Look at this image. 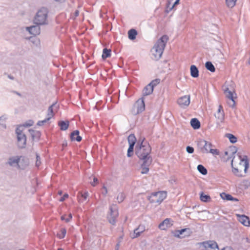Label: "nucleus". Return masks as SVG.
<instances>
[{
    "instance_id": "10",
    "label": "nucleus",
    "mask_w": 250,
    "mask_h": 250,
    "mask_svg": "<svg viewBox=\"0 0 250 250\" xmlns=\"http://www.w3.org/2000/svg\"><path fill=\"white\" fill-rule=\"evenodd\" d=\"M177 102L181 107L185 108L190 104V96H184L181 97L178 99Z\"/></svg>"
},
{
    "instance_id": "60",
    "label": "nucleus",
    "mask_w": 250,
    "mask_h": 250,
    "mask_svg": "<svg viewBox=\"0 0 250 250\" xmlns=\"http://www.w3.org/2000/svg\"><path fill=\"white\" fill-rule=\"evenodd\" d=\"M74 16L75 17H77L79 15V11L78 10H76L74 12Z\"/></svg>"
},
{
    "instance_id": "61",
    "label": "nucleus",
    "mask_w": 250,
    "mask_h": 250,
    "mask_svg": "<svg viewBox=\"0 0 250 250\" xmlns=\"http://www.w3.org/2000/svg\"><path fill=\"white\" fill-rule=\"evenodd\" d=\"M171 233L173 234V235L175 237V235L178 234V233L177 232V229L175 230L171 231Z\"/></svg>"
},
{
    "instance_id": "16",
    "label": "nucleus",
    "mask_w": 250,
    "mask_h": 250,
    "mask_svg": "<svg viewBox=\"0 0 250 250\" xmlns=\"http://www.w3.org/2000/svg\"><path fill=\"white\" fill-rule=\"evenodd\" d=\"M58 125L60 127V129L62 131L67 130L69 125V122L68 120H61L58 122Z\"/></svg>"
},
{
    "instance_id": "33",
    "label": "nucleus",
    "mask_w": 250,
    "mask_h": 250,
    "mask_svg": "<svg viewBox=\"0 0 250 250\" xmlns=\"http://www.w3.org/2000/svg\"><path fill=\"white\" fill-rule=\"evenodd\" d=\"M205 147L203 148V153H208V151L210 149V147L212 146V144L211 143L208 142L207 141H205L204 143Z\"/></svg>"
},
{
    "instance_id": "42",
    "label": "nucleus",
    "mask_w": 250,
    "mask_h": 250,
    "mask_svg": "<svg viewBox=\"0 0 250 250\" xmlns=\"http://www.w3.org/2000/svg\"><path fill=\"white\" fill-rule=\"evenodd\" d=\"M50 120V117H47L43 120L38 121L37 125L39 126L43 125H44V124L47 123Z\"/></svg>"
},
{
    "instance_id": "19",
    "label": "nucleus",
    "mask_w": 250,
    "mask_h": 250,
    "mask_svg": "<svg viewBox=\"0 0 250 250\" xmlns=\"http://www.w3.org/2000/svg\"><path fill=\"white\" fill-rule=\"evenodd\" d=\"M224 91L226 97L233 102V104L231 106L233 107L235 104V102L234 101V97L232 92H231L228 87L226 88Z\"/></svg>"
},
{
    "instance_id": "30",
    "label": "nucleus",
    "mask_w": 250,
    "mask_h": 250,
    "mask_svg": "<svg viewBox=\"0 0 250 250\" xmlns=\"http://www.w3.org/2000/svg\"><path fill=\"white\" fill-rule=\"evenodd\" d=\"M231 165L232 167V171L233 173L237 176L243 177V175L242 174L241 171H239V169L235 168L233 166V160L231 161Z\"/></svg>"
},
{
    "instance_id": "47",
    "label": "nucleus",
    "mask_w": 250,
    "mask_h": 250,
    "mask_svg": "<svg viewBox=\"0 0 250 250\" xmlns=\"http://www.w3.org/2000/svg\"><path fill=\"white\" fill-rule=\"evenodd\" d=\"M179 4V1L175 0L171 7L169 8V10H165V12L167 13H169L175 6L178 5Z\"/></svg>"
},
{
    "instance_id": "15",
    "label": "nucleus",
    "mask_w": 250,
    "mask_h": 250,
    "mask_svg": "<svg viewBox=\"0 0 250 250\" xmlns=\"http://www.w3.org/2000/svg\"><path fill=\"white\" fill-rule=\"evenodd\" d=\"M239 157L241 162H244V172L246 173L249 167V161L248 158L246 155L242 156L241 155H239Z\"/></svg>"
},
{
    "instance_id": "35",
    "label": "nucleus",
    "mask_w": 250,
    "mask_h": 250,
    "mask_svg": "<svg viewBox=\"0 0 250 250\" xmlns=\"http://www.w3.org/2000/svg\"><path fill=\"white\" fill-rule=\"evenodd\" d=\"M184 230H186V231H185L183 235L184 238L190 236L193 233V231L189 228H184Z\"/></svg>"
},
{
    "instance_id": "27",
    "label": "nucleus",
    "mask_w": 250,
    "mask_h": 250,
    "mask_svg": "<svg viewBox=\"0 0 250 250\" xmlns=\"http://www.w3.org/2000/svg\"><path fill=\"white\" fill-rule=\"evenodd\" d=\"M152 160H150V162L145 165H143V162L141 165L142 168L141 173L142 174H147L149 171L148 167L151 164Z\"/></svg>"
},
{
    "instance_id": "40",
    "label": "nucleus",
    "mask_w": 250,
    "mask_h": 250,
    "mask_svg": "<svg viewBox=\"0 0 250 250\" xmlns=\"http://www.w3.org/2000/svg\"><path fill=\"white\" fill-rule=\"evenodd\" d=\"M185 231H186V230H184V229H177V232L178 233V234L175 235V237L180 239L184 238L183 235Z\"/></svg>"
},
{
    "instance_id": "59",
    "label": "nucleus",
    "mask_w": 250,
    "mask_h": 250,
    "mask_svg": "<svg viewBox=\"0 0 250 250\" xmlns=\"http://www.w3.org/2000/svg\"><path fill=\"white\" fill-rule=\"evenodd\" d=\"M221 250H234L233 249H232L230 247H227L223 248Z\"/></svg>"
},
{
    "instance_id": "26",
    "label": "nucleus",
    "mask_w": 250,
    "mask_h": 250,
    "mask_svg": "<svg viewBox=\"0 0 250 250\" xmlns=\"http://www.w3.org/2000/svg\"><path fill=\"white\" fill-rule=\"evenodd\" d=\"M111 55V50L110 49H107V48H104L103 50L102 59L105 60L106 58H109Z\"/></svg>"
},
{
    "instance_id": "13",
    "label": "nucleus",
    "mask_w": 250,
    "mask_h": 250,
    "mask_svg": "<svg viewBox=\"0 0 250 250\" xmlns=\"http://www.w3.org/2000/svg\"><path fill=\"white\" fill-rule=\"evenodd\" d=\"M80 132L78 130L72 131L70 134V138L71 141H76L80 142L82 140V137L79 135Z\"/></svg>"
},
{
    "instance_id": "17",
    "label": "nucleus",
    "mask_w": 250,
    "mask_h": 250,
    "mask_svg": "<svg viewBox=\"0 0 250 250\" xmlns=\"http://www.w3.org/2000/svg\"><path fill=\"white\" fill-rule=\"evenodd\" d=\"M190 124L191 126L195 130L198 129L201 127V123L200 121L196 118L191 119Z\"/></svg>"
},
{
    "instance_id": "9",
    "label": "nucleus",
    "mask_w": 250,
    "mask_h": 250,
    "mask_svg": "<svg viewBox=\"0 0 250 250\" xmlns=\"http://www.w3.org/2000/svg\"><path fill=\"white\" fill-rule=\"evenodd\" d=\"M203 245L206 250H219L217 243L213 241L204 242Z\"/></svg>"
},
{
    "instance_id": "41",
    "label": "nucleus",
    "mask_w": 250,
    "mask_h": 250,
    "mask_svg": "<svg viewBox=\"0 0 250 250\" xmlns=\"http://www.w3.org/2000/svg\"><path fill=\"white\" fill-rule=\"evenodd\" d=\"M6 118L4 116L0 117V125L4 128H6V125L5 124Z\"/></svg>"
},
{
    "instance_id": "8",
    "label": "nucleus",
    "mask_w": 250,
    "mask_h": 250,
    "mask_svg": "<svg viewBox=\"0 0 250 250\" xmlns=\"http://www.w3.org/2000/svg\"><path fill=\"white\" fill-rule=\"evenodd\" d=\"M145 106L144 98L143 97H141L136 102L134 105V107H136L137 110L135 111V109H133L132 110V113L134 115H137L141 113L145 110Z\"/></svg>"
},
{
    "instance_id": "28",
    "label": "nucleus",
    "mask_w": 250,
    "mask_h": 250,
    "mask_svg": "<svg viewBox=\"0 0 250 250\" xmlns=\"http://www.w3.org/2000/svg\"><path fill=\"white\" fill-rule=\"evenodd\" d=\"M206 68L211 72L215 71V68L212 63L210 61H207L205 64Z\"/></svg>"
},
{
    "instance_id": "21",
    "label": "nucleus",
    "mask_w": 250,
    "mask_h": 250,
    "mask_svg": "<svg viewBox=\"0 0 250 250\" xmlns=\"http://www.w3.org/2000/svg\"><path fill=\"white\" fill-rule=\"evenodd\" d=\"M154 89L151 87L150 84H148L146 85L143 90V96H146L149 95L153 93Z\"/></svg>"
},
{
    "instance_id": "31",
    "label": "nucleus",
    "mask_w": 250,
    "mask_h": 250,
    "mask_svg": "<svg viewBox=\"0 0 250 250\" xmlns=\"http://www.w3.org/2000/svg\"><path fill=\"white\" fill-rule=\"evenodd\" d=\"M197 170L200 173L204 175H206L208 173V170L207 168L202 165H198Z\"/></svg>"
},
{
    "instance_id": "49",
    "label": "nucleus",
    "mask_w": 250,
    "mask_h": 250,
    "mask_svg": "<svg viewBox=\"0 0 250 250\" xmlns=\"http://www.w3.org/2000/svg\"><path fill=\"white\" fill-rule=\"evenodd\" d=\"M208 152L212 154L213 155H219V151L217 149L210 148Z\"/></svg>"
},
{
    "instance_id": "22",
    "label": "nucleus",
    "mask_w": 250,
    "mask_h": 250,
    "mask_svg": "<svg viewBox=\"0 0 250 250\" xmlns=\"http://www.w3.org/2000/svg\"><path fill=\"white\" fill-rule=\"evenodd\" d=\"M190 70L191 77L195 78L199 77V70L195 65H191L190 66Z\"/></svg>"
},
{
    "instance_id": "34",
    "label": "nucleus",
    "mask_w": 250,
    "mask_h": 250,
    "mask_svg": "<svg viewBox=\"0 0 250 250\" xmlns=\"http://www.w3.org/2000/svg\"><path fill=\"white\" fill-rule=\"evenodd\" d=\"M231 195L225 192H222L220 194L221 198L226 201H230V199H231Z\"/></svg>"
},
{
    "instance_id": "38",
    "label": "nucleus",
    "mask_w": 250,
    "mask_h": 250,
    "mask_svg": "<svg viewBox=\"0 0 250 250\" xmlns=\"http://www.w3.org/2000/svg\"><path fill=\"white\" fill-rule=\"evenodd\" d=\"M205 141L206 140H203V139H200L197 142V146H198V148L200 149L201 151L202 152L203 151L204 147H205L204 143L205 142Z\"/></svg>"
},
{
    "instance_id": "56",
    "label": "nucleus",
    "mask_w": 250,
    "mask_h": 250,
    "mask_svg": "<svg viewBox=\"0 0 250 250\" xmlns=\"http://www.w3.org/2000/svg\"><path fill=\"white\" fill-rule=\"evenodd\" d=\"M170 5H171L170 1L169 0H167V1L166 10H169V8L171 7V6H170Z\"/></svg>"
},
{
    "instance_id": "36",
    "label": "nucleus",
    "mask_w": 250,
    "mask_h": 250,
    "mask_svg": "<svg viewBox=\"0 0 250 250\" xmlns=\"http://www.w3.org/2000/svg\"><path fill=\"white\" fill-rule=\"evenodd\" d=\"M236 1L237 0H226V3L228 7L232 8L235 5Z\"/></svg>"
},
{
    "instance_id": "12",
    "label": "nucleus",
    "mask_w": 250,
    "mask_h": 250,
    "mask_svg": "<svg viewBox=\"0 0 250 250\" xmlns=\"http://www.w3.org/2000/svg\"><path fill=\"white\" fill-rule=\"evenodd\" d=\"M40 25L36 24V25H32L26 27V30L28 31L30 34L33 35H39L40 33Z\"/></svg>"
},
{
    "instance_id": "48",
    "label": "nucleus",
    "mask_w": 250,
    "mask_h": 250,
    "mask_svg": "<svg viewBox=\"0 0 250 250\" xmlns=\"http://www.w3.org/2000/svg\"><path fill=\"white\" fill-rule=\"evenodd\" d=\"M186 151L189 154H192L194 152V149L192 146H188L186 147Z\"/></svg>"
},
{
    "instance_id": "29",
    "label": "nucleus",
    "mask_w": 250,
    "mask_h": 250,
    "mask_svg": "<svg viewBox=\"0 0 250 250\" xmlns=\"http://www.w3.org/2000/svg\"><path fill=\"white\" fill-rule=\"evenodd\" d=\"M225 136L228 138L229 142L232 144H234L237 141V138L232 134L226 133Z\"/></svg>"
},
{
    "instance_id": "39",
    "label": "nucleus",
    "mask_w": 250,
    "mask_h": 250,
    "mask_svg": "<svg viewBox=\"0 0 250 250\" xmlns=\"http://www.w3.org/2000/svg\"><path fill=\"white\" fill-rule=\"evenodd\" d=\"M160 81H161V80L160 79L157 78V79H155L152 80L148 84H150L151 87H153V88L154 89V88L160 83Z\"/></svg>"
},
{
    "instance_id": "44",
    "label": "nucleus",
    "mask_w": 250,
    "mask_h": 250,
    "mask_svg": "<svg viewBox=\"0 0 250 250\" xmlns=\"http://www.w3.org/2000/svg\"><path fill=\"white\" fill-rule=\"evenodd\" d=\"M125 199V195L123 193H121L119 195H118L117 197V200L118 201V203H120L122 202Z\"/></svg>"
},
{
    "instance_id": "1",
    "label": "nucleus",
    "mask_w": 250,
    "mask_h": 250,
    "mask_svg": "<svg viewBox=\"0 0 250 250\" xmlns=\"http://www.w3.org/2000/svg\"><path fill=\"white\" fill-rule=\"evenodd\" d=\"M129 147L127 151V156L131 157L134 151L139 161L143 162V165L148 164L152 160L150 155L152 148L148 141L143 136H140L137 140L134 134H130L127 137Z\"/></svg>"
},
{
    "instance_id": "14",
    "label": "nucleus",
    "mask_w": 250,
    "mask_h": 250,
    "mask_svg": "<svg viewBox=\"0 0 250 250\" xmlns=\"http://www.w3.org/2000/svg\"><path fill=\"white\" fill-rule=\"evenodd\" d=\"M28 131L31 135L33 141L35 140L37 141H39L40 140L41 136V132L40 131L35 130L33 129H29Z\"/></svg>"
},
{
    "instance_id": "37",
    "label": "nucleus",
    "mask_w": 250,
    "mask_h": 250,
    "mask_svg": "<svg viewBox=\"0 0 250 250\" xmlns=\"http://www.w3.org/2000/svg\"><path fill=\"white\" fill-rule=\"evenodd\" d=\"M215 117L220 120L221 123L223 122L225 118L224 111H222V113H217V115L215 114Z\"/></svg>"
},
{
    "instance_id": "7",
    "label": "nucleus",
    "mask_w": 250,
    "mask_h": 250,
    "mask_svg": "<svg viewBox=\"0 0 250 250\" xmlns=\"http://www.w3.org/2000/svg\"><path fill=\"white\" fill-rule=\"evenodd\" d=\"M119 215L118 210L116 205L112 204L109 207V213L107 215V219L112 225H115L116 218Z\"/></svg>"
},
{
    "instance_id": "32",
    "label": "nucleus",
    "mask_w": 250,
    "mask_h": 250,
    "mask_svg": "<svg viewBox=\"0 0 250 250\" xmlns=\"http://www.w3.org/2000/svg\"><path fill=\"white\" fill-rule=\"evenodd\" d=\"M66 233V229L64 228H62L60 229V233H57V236L60 239H62L64 238Z\"/></svg>"
},
{
    "instance_id": "25",
    "label": "nucleus",
    "mask_w": 250,
    "mask_h": 250,
    "mask_svg": "<svg viewBox=\"0 0 250 250\" xmlns=\"http://www.w3.org/2000/svg\"><path fill=\"white\" fill-rule=\"evenodd\" d=\"M138 32L137 30L134 28H132L128 31V38L130 40H134Z\"/></svg>"
},
{
    "instance_id": "3",
    "label": "nucleus",
    "mask_w": 250,
    "mask_h": 250,
    "mask_svg": "<svg viewBox=\"0 0 250 250\" xmlns=\"http://www.w3.org/2000/svg\"><path fill=\"white\" fill-rule=\"evenodd\" d=\"M167 197V192L160 191L152 192L150 196L147 197L148 200L151 203L160 204Z\"/></svg>"
},
{
    "instance_id": "58",
    "label": "nucleus",
    "mask_w": 250,
    "mask_h": 250,
    "mask_svg": "<svg viewBox=\"0 0 250 250\" xmlns=\"http://www.w3.org/2000/svg\"><path fill=\"white\" fill-rule=\"evenodd\" d=\"M12 92L17 94V95H18L20 97H21V94L20 93H19V92H18V91H15V90H13V91H12Z\"/></svg>"
},
{
    "instance_id": "50",
    "label": "nucleus",
    "mask_w": 250,
    "mask_h": 250,
    "mask_svg": "<svg viewBox=\"0 0 250 250\" xmlns=\"http://www.w3.org/2000/svg\"><path fill=\"white\" fill-rule=\"evenodd\" d=\"M69 197L68 194L66 193H64L62 197L59 199V201L63 202Z\"/></svg>"
},
{
    "instance_id": "53",
    "label": "nucleus",
    "mask_w": 250,
    "mask_h": 250,
    "mask_svg": "<svg viewBox=\"0 0 250 250\" xmlns=\"http://www.w3.org/2000/svg\"><path fill=\"white\" fill-rule=\"evenodd\" d=\"M136 229H137V230L141 233L143 232L145 230V227L143 225H139Z\"/></svg>"
},
{
    "instance_id": "64",
    "label": "nucleus",
    "mask_w": 250,
    "mask_h": 250,
    "mask_svg": "<svg viewBox=\"0 0 250 250\" xmlns=\"http://www.w3.org/2000/svg\"><path fill=\"white\" fill-rule=\"evenodd\" d=\"M119 246H120V242L118 243L116 245L115 250H119Z\"/></svg>"
},
{
    "instance_id": "55",
    "label": "nucleus",
    "mask_w": 250,
    "mask_h": 250,
    "mask_svg": "<svg viewBox=\"0 0 250 250\" xmlns=\"http://www.w3.org/2000/svg\"><path fill=\"white\" fill-rule=\"evenodd\" d=\"M72 219V214L70 213L68 214V217L65 219V222L68 223L70 222Z\"/></svg>"
},
{
    "instance_id": "18",
    "label": "nucleus",
    "mask_w": 250,
    "mask_h": 250,
    "mask_svg": "<svg viewBox=\"0 0 250 250\" xmlns=\"http://www.w3.org/2000/svg\"><path fill=\"white\" fill-rule=\"evenodd\" d=\"M170 220L171 219L169 218L165 219L159 225V228L162 230H166L170 227Z\"/></svg>"
},
{
    "instance_id": "4",
    "label": "nucleus",
    "mask_w": 250,
    "mask_h": 250,
    "mask_svg": "<svg viewBox=\"0 0 250 250\" xmlns=\"http://www.w3.org/2000/svg\"><path fill=\"white\" fill-rule=\"evenodd\" d=\"M48 11L47 9L42 8L37 13L34 20V23L37 25H43L46 24V19Z\"/></svg>"
},
{
    "instance_id": "43",
    "label": "nucleus",
    "mask_w": 250,
    "mask_h": 250,
    "mask_svg": "<svg viewBox=\"0 0 250 250\" xmlns=\"http://www.w3.org/2000/svg\"><path fill=\"white\" fill-rule=\"evenodd\" d=\"M229 148L232 153V156H231L230 157H229L228 159L231 158L233 155H234L237 151V148L235 146H230Z\"/></svg>"
},
{
    "instance_id": "54",
    "label": "nucleus",
    "mask_w": 250,
    "mask_h": 250,
    "mask_svg": "<svg viewBox=\"0 0 250 250\" xmlns=\"http://www.w3.org/2000/svg\"><path fill=\"white\" fill-rule=\"evenodd\" d=\"M103 189H104V191H102V194L104 196H105L106 195V194H107V189L106 188V187L104 185L102 188Z\"/></svg>"
},
{
    "instance_id": "24",
    "label": "nucleus",
    "mask_w": 250,
    "mask_h": 250,
    "mask_svg": "<svg viewBox=\"0 0 250 250\" xmlns=\"http://www.w3.org/2000/svg\"><path fill=\"white\" fill-rule=\"evenodd\" d=\"M200 199L205 203H208L211 200L210 196L208 194H205L203 191L200 193Z\"/></svg>"
},
{
    "instance_id": "52",
    "label": "nucleus",
    "mask_w": 250,
    "mask_h": 250,
    "mask_svg": "<svg viewBox=\"0 0 250 250\" xmlns=\"http://www.w3.org/2000/svg\"><path fill=\"white\" fill-rule=\"evenodd\" d=\"M141 233V232L137 230V229H135L134 230V236L133 237V238L138 237Z\"/></svg>"
},
{
    "instance_id": "11",
    "label": "nucleus",
    "mask_w": 250,
    "mask_h": 250,
    "mask_svg": "<svg viewBox=\"0 0 250 250\" xmlns=\"http://www.w3.org/2000/svg\"><path fill=\"white\" fill-rule=\"evenodd\" d=\"M237 216L238 217L239 222L243 225L247 227L250 226V219L249 216L245 214H237Z\"/></svg>"
},
{
    "instance_id": "2",
    "label": "nucleus",
    "mask_w": 250,
    "mask_h": 250,
    "mask_svg": "<svg viewBox=\"0 0 250 250\" xmlns=\"http://www.w3.org/2000/svg\"><path fill=\"white\" fill-rule=\"evenodd\" d=\"M168 40V37L164 35L157 40L151 49L153 60L158 61L161 58Z\"/></svg>"
},
{
    "instance_id": "23",
    "label": "nucleus",
    "mask_w": 250,
    "mask_h": 250,
    "mask_svg": "<svg viewBox=\"0 0 250 250\" xmlns=\"http://www.w3.org/2000/svg\"><path fill=\"white\" fill-rule=\"evenodd\" d=\"M57 102L54 103L50 106H49L47 110L48 117H50V119L54 116L53 112V107H55L57 109L59 108V105H56Z\"/></svg>"
},
{
    "instance_id": "57",
    "label": "nucleus",
    "mask_w": 250,
    "mask_h": 250,
    "mask_svg": "<svg viewBox=\"0 0 250 250\" xmlns=\"http://www.w3.org/2000/svg\"><path fill=\"white\" fill-rule=\"evenodd\" d=\"M222 111H224L223 109V107L221 105H220L219 106V108L218 109L217 113H222Z\"/></svg>"
},
{
    "instance_id": "5",
    "label": "nucleus",
    "mask_w": 250,
    "mask_h": 250,
    "mask_svg": "<svg viewBox=\"0 0 250 250\" xmlns=\"http://www.w3.org/2000/svg\"><path fill=\"white\" fill-rule=\"evenodd\" d=\"M22 126H19L16 129L17 138V145L19 148H24L26 144V136L21 129Z\"/></svg>"
},
{
    "instance_id": "62",
    "label": "nucleus",
    "mask_w": 250,
    "mask_h": 250,
    "mask_svg": "<svg viewBox=\"0 0 250 250\" xmlns=\"http://www.w3.org/2000/svg\"><path fill=\"white\" fill-rule=\"evenodd\" d=\"M230 201H238L239 200L236 198L233 197L232 196H231V199H230Z\"/></svg>"
},
{
    "instance_id": "46",
    "label": "nucleus",
    "mask_w": 250,
    "mask_h": 250,
    "mask_svg": "<svg viewBox=\"0 0 250 250\" xmlns=\"http://www.w3.org/2000/svg\"><path fill=\"white\" fill-rule=\"evenodd\" d=\"M36 166L37 167H39L41 164V157H40V155H39V154H38L37 153L36 154Z\"/></svg>"
},
{
    "instance_id": "63",
    "label": "nucleus",
    "mask_w": 250,
    "mask_h": 250,
    "mask_svg": "<svg viewBox=\"0 0 250 250\" xmlns=\"http://www.w3.org/2000/svg\"><path fill=\"white\" fill-rule=\"evenodd\" d=\"M65 216H66V214H64V215H62V216L61 217V220H62V221H65V219H66V218H65Z\"/></svg>"
},
{
    "instance_id": "51",
    "label": "nucleus",
    "mask_w": 250,
    "mask_h": 250,
    "mask_svg": "<svg viewBox=\"0 0 250 250\" xmlns=\"http://www.w3.org/2000/svg\"><path fill=\"white\" fill-rule=\"evenodd\" d=\"M98 183H99L98 179L96 177H94L93 181V182H91V184L92 186L95 187Z\"/></svg>"
},
{
    "instance_id": "20",
    "label": "nucleus",
    "mask_w": 250,
    "mask_h": 250,
    "mask_svg": "<svg viewBox=\"0 0 250 250\" xmlns=\"http://www.w3.org/2000/svg\"><path fill=\"white\" fill-rule=\"evenodd\" d=\"M88 193L87 191L83 192V191H79L77 195V198L80 203H83L84 201L86 200L87 198Z\"/></svg>"
},
{
    "instance_id": "6",
    "label": "nucleus",
    "mask_w": 250,
    "mask_h": 250,
    "mask_svg": "<svg viewBox=\"0 0 250 250\" xmlns=\"http://www.w3.org/2000/svg\"><path fill=\"white\" fill-rule=\"evenodd\" d=\"M22 161H25V164L22 165V169H23L29 165L28 159L23 156L11 157L9 158L6 164L9 165L10 166H13L15 165H17L20 167L19 163L21 164Z\"/></svg>"
},
{
    "instance_id": "45",
    "label": "nucleus",
    "mask_w": 250,
    "mask_h": 250,
    "mask_svg": "<svg viewBox=\"0 0 250 250\" xmlns=\"http://www.w3.org/2000/svg\"><path fill=\"white\" fill-rule=\"evenodd\" d=\"M34 122L33 120H29L27 122L25 123L22 125L21 128H22L23 126L24 127H29L32 126L33 125Z\"/></svg>"
}]
</instances>
